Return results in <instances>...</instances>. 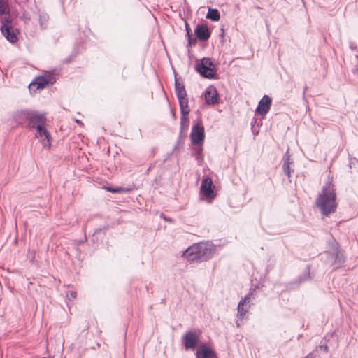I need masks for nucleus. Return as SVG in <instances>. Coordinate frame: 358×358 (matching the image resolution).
<instances>
[{
    "label": "nucleus",
    "mask_w": 358,
    "mask_h": 358,
    "mask_svg": "<svg viewBox=\"0 0 358 358\" xmlns=\"http://www.w3.org/2000/svg\"><path fill=\"white\" fill-rule=\"evenodd\" d=\"M76 122L78 123V124H81V122L79 121L78 120H76Z\"/></svg>",
    "instance_id": "30"
},
{
    "label": "nucleus",
    "mask_w": 358,
    "mask_h": 358,
    "mask_svg": "<svg viewBox=\"0 0 358 358\" xmlns=\"http://www.w3.org/2000/svg\"><path fill=\"white\" fill-rule=\"evenodd\" d=\"M186 28H187V34L188 37H189V44H191V43H192V42H191V37H190V35H189V29L187 28V25H186Z\"/></svg>",
    "instance_id": "26"
},
{
    "label": "nucleus",
    "mask_w": 358,
    "mask_h": 358,
    "mask_svg": "<svg viewBox=\"0 0 358 358\" xmlns=\"http://www.w3.org/2000/svg\"><path fill=\"white\" fill-rule=\"evenodd\" d=\"M104 189L112 193H127L131 190V188H125L122 187H105Z\"/></svg>",
    "instance_id": "20"
},
{
    "label": "nucleus",
    "mask_w": 358,
    "mask_h": 358,
    "mask_svg": "<svg viewBox=\"0 0 358 358\" xmlns=\"http://www.w3.org/2000/svg\"><path fill=\"white\" fill-rule=\"evenodd\" d=\"M66 298L69 301H73L76 298L77 294L74 290H69L66 294Z\"/></svg>",
    "instance_id": "24"
},
{
    "label": "nucleus",
    "mask_w": 358,
    "mask_h": 358,
    "mask_svg": "<svg viewBox=\"0 0 358 358\" xmlns=\"http://www.w3.org/2000/svg\"><path fill=\"white\" fill-rule=\"evenodd\" d=\"M255 289H250L249 292L241 299L237 306V320L236 324L239 327L243 320L246 317L252 305V301L255 299Z\"/></svg>",
    "instance_id": "4"
},
{
    "label": "nucleus",
    "mask_w": 358,
    "mask_h": 358,
    "mask_svg": "<svg viewBox=\"0 0 358 358\" xmlns=\"http://www.w3.org/2000/svg\"><path fill=\"white\" fill-rule=\"evenodd\" d=\"M313 356L311 353L308 354L305 358H313Z\"/></svg>",
    "instance_id": "29"
},
{
    "label": "nucleus",
    "mask_w": 358,
    "mask_h": 358,
    "mask_svg": "<svg viewBox=\"0 0 358 358\" xmlns=\"http://www.w3.org/2000/svg\"><path fill=\"white\" fill-rule=\"evenodd\" d=\"M203 96L207 104L215 105L218 103L219 96L215 87L213 85H210L206 88Z\"/></svg>",
    "instance_id": "13"
},
{
    "label": "nucleus",
    "mask_w": 358,
    "mask_h": 358,
    "mask_svg": "<svg viewBox=\"0 0 358 358\" xmlns=\"http://www.w3.org/2000/svg\"><path fill=\"white\" fill-rule=\"evenodd\" d=\"M6 17H10V6L8 0H0V21Z\"/></svg>",
    "instance_id": "17"
},
{
    "label": "nucleus",
    "mask_w": 358,
    "mask_h": 358,
    "mask_svg": "<svg viewBox=\"0 0 358 358\" xmlns=\"http://www.w3.org/2000/svg\"><path fill=\"white\" fill-rule=\"evenodd\" d=\"M251 127H252V131L253 134L255 136L257 135L258 133H259V131L255 129H253V127H254V123L253 122L251 123Z\"/></svg>",
    "instance_id": "25"
},
{
    "label": "nucleus",
    "mask_w": 358,
    "mask_h": 358,
    "mask_svg": "<svg viewBox=\"0 0 358 358\" xmlns=\"http://www.w3.org/2000/svg\"><path fill=\"white\" fill-rule=\"evenodd\" d=\"M216 196L217 193L215 191V185L212 179L209 177L203 178L201 181L199 191L200 199L210 203Z\"/></svg>",
    "instance_id": "5"
},
{
    "label": "nucleus",
    "mask_w": 358,
    "mask_h": 358,
    "mask_svg": "<svg viewBox=\"0 0 358 358\" xmlns=\"http://www.w3.org/2000/svg\"><path fill=\"white\" fill-rule=\"evenodd\" d=\"M204 137V127L201 124L194 125L190 134L192 143L196 145H201L203 143Z\"/></svg>",
    "instance_id": "10"
},
{
    "label": "nucleus",
    "mask_w": 358,
    "mask_h": 358,
    "mask_svg": "<svg viewBox=\"0 0 358 358\" xmlns=\"http://www.w3.org/2000/svg\"><path fill=\"white\" fill-rule=\"evenodd\" d=\"M175 89L177 97L187 95L184 85L176 78L175 80Z\"/></svg>",
    "instance_id": "19"
},
{
    "label": "nucleus",
    "mask_w": 358,
    "mask_h": 358,
    "mask_svg": "<svg viewBox=\"0 0 358 358\" xmlns=\"http://www.w3.org/2000/svg\"><path fill=\"white\" fill-rule=\"evenodd\" d=\"M196 36L202 41H206L209 38L210 33L206 25L198 24L194 30Z\"/></svg>",
    "instance_id": "16"
},
{
    "label": "nucleus",
    "mask_w": 358,
    "mask_h": 358,
    "mask_svg": "<svg viewBox=\"0 0 358 358\" xmlns=\"http://www.w3.org/2000/svg\"><path fill=\"white\" fill-rule=\"evenodd\" d=\"M321 349H322L324 351H327V345H324V346H321L320 347Z\"/></svg>",
    "instance_id": "28"
},
{
    "label": "nucleus",
    "mask_w": 358,
    "mask_h": 358,
    "mask_svg": "<svg viewBox=\"0 0 358 358\" xmlns=\"http://www.w3.org/2000/svg\"><path fill=\"white\" fill-rule=\"evenodd\" d=\"M1 31L3 36L10 43H15L18 38L10 24V17H6L2 18Z\"/></svg>",
    "instance_id": "8"
},
{
    "label": "nucleus",
    "mask_w": 358,
    "mask_h": 358,
    "mask_svg": "<svg viewBox=\"0 0 358 358\" xmlns=\"http://www.w3.org/2000/svg\"><path fill=\"white\" fill-rule=\"evenodd\" d=\"M294 161L291 158L290 155L289 154V149H287L284 157H283V164H282V170L285 174H286L288 178L291 176V173L294 171L293 169Z\"/></svg>",
    "instance_id": "15"
},
{
    "label": "nucleus",
    "mask_w": 358,
    "mask_h": 358,
    "mask_svg": "<svg viewBox=\"0 0 358 358\" xmlns=\"http://www.w3.org/2000/svg\"><path fill=\"white\" fill-rule=\"evenodd\" d=\"M272 104V99L268 95H264L258 103L255 113L263 117L268 113Z\"/></svg>",
    "instance_id": "12"
},
{
    "label": "nucleus",
    "mask_w": 358,
    "mask_h": 358,
    "mask_svg": "<svg viewBox=\"0 0 358 358\" xmlns=\"http://www.w3.org/2000/svg\"><path fill=\"white\" fill-rule=\"evenodd\" d=\"M344 260L343 253L338 248L335 249L331 253L328 254L327 263L334 269L339 268L344 263Z\"/></svg>",
    "instance_id": "11"
},
{
    "label": "nucleus",
    "mask_w": 358,
    "mask_h": 358,
    "mask_svg": "<svg viewBox=\"0 0 358 358\" xmlns=\"http://www.w3.org/2000/svg\"><path fill=\"white\" fill-rule=\"evenodd\" d=\"M13 118L18 124L28 122L30 129H35L34 136L39 139L44 148L50 147L51 136L45 127V116L44 113L31 110H21L13 115Z\"/></svg>",
    "instance_id": "1"
},
{
    "label": "nucleus",
    "mask_w": 358,
    "mask_h": 358,
    "mask_svg": "<svg viewBox=\"0 0 358 358\" xmlns=\"http://www.w3.org/2000/svg\"><path fill=\"white\" fill-rule=\"evenodd\" d=\"M336 199V196L333 185L331 183L327 184L317 199V207L323 216L327 217L336 212L338 206Z\"/></svg>",
    "instance_id": "3"
},
{
    "label": "nucleus",
    "mask_w": 358,
    "mask_h": 358,
    "mask_svg": "<svg viewBox=\"0 0 358 358\" xmlns=\"http://www.w3.org/2000/svg\"><path fill=\"white\" fill-rule=\"evenodd\" d=\"M215 252L216 245L210 242H201L187 248L182 256L188 262H201L212 258Z\"/></svg>",
    "instance_id": "2"
},
{
    "label": "nucleus",
    "mask_w": 358,
    "mask_h": 358,
    "mask_svg": "<svg viewBox=\"0 0 358 358\" xmlns=\"http://www.w3.org/2000/svg\"><path fill=\"white\" fill-rule=\"evenodd\" d=\"M178 99L179 101L181 114L188 115L189 113V110L188 106V99L187 98V95L178 96Z\"/></svg>",
    "instance_id": "18"
},
{
    "label": "nucleus",
    "mask_w": 358,
    "mask_h": 358,
    "mask_svg": "<svg viewBox=\"0 0 358 358\" xmlns=\"http://www.w3.org/2000/svg\"><path fill=\"white\" fill-rule=\"evenodd\" d=\"M206 17L212 21H218L220 18V13L217 9L210 8L208 11Z\"/></svg>",
    "instance_id": "21"
},
{
    "label": "nucleus",
    "mask_w": 358,
    "mask_h": 358,
    "mask_svg": "<svg viewBox=\"0 0 358 358\" xmlns=\"http://www.w3.org/2000/svg\"><path fill=\"white\" fill-rule=\"evenodd\" d=\"M188 115L182 114L180 118V129L181 131L185 129L188 127L189 120L187 117Z\"/></svg>",
    "instance_id": "23"
},
{
    "label": "nucleus",
    "mask_w": 358,
    "mask_h": 358,
    "mask_svg": "<svg viewBox=\"0 0 358 358\" xmlns=\"http://www.w3.org/2000/svg\"><path fill=\"white\" fill-rule=\"evenodd\" d=\"M201 332L196 330L187 331L182 338V343L186 350H194L199 343Z\"/></svg>",
    "instance_id": "7"
},
{
    "label": "nucleus",
    "mask_w": 358,
    "mask_h": 358,
    "mask_svg": "<svg viewBox=\"0 0 358 358\" xmlns=\"http://www.w3.org/2000/svg\"><path fill=\"white\" fill-rule=\"evenodd\" d=\"M196 70L204 78H213L215 74V66L210 58L204 57L196 65Z\"/></svg>",
    "instance_id": "6"
},
{
    "label": "nucleus",
    "mask_w": 358,
    "mask_h": 358,
    "mask_svg": "<svg viewBox=\"0 0 358 358\" xmlns=\"http://www.w3.org/2000/svg\"><path fill=\"white\" fill-rule=\"evenodd\" d=\"M48 20V16L46 13H41L39 15V22H40L41 27L42 29L45 28Z\"/></svg>",
    "instance_id": "22"
},
{
    "label": "nucleus",
    "mask_w": 358,
    "mask_h": 358,
    "mask_svg": "<svg viewBox=\"0 0 358 358\" xmlns=\"http://www.w3.org/2000/svg\"><path fill=\"white\" fill-rule=\"evenodd\" d=\"M354 73H355L358 76V64L355 66V69L354 70Z\"/></svg>",
    "instance_id": "27"
},
{
    "label": "nucleus",
    "mask_w": 358,
    "mask_h": 358,
    "mask_svg": "<svg viewBox=\"0 0 358 358\" xmlns=\"http://www.w3.org/2000/svg\"><path fill=\"white\" fill-rule=\"evenodd\" d=\"M196 358H217L215 352L208 345H202L196 351Z\"/></svg>",
    "instance_id": "14"
},
{
    "label": "nucleus",
    "mask_w": 358,
    "mask_h": 358,
    "mask_svg": "<svg viewBox=\"0 0 358 358\" xmlns=\"http://www.w3.org/2000/svg\"><path fill=\"white\" fill-rule=\"evenodd\" d=\"M54 78L50 74H44L40 76H38L29 84V87L31 90H39L43 89L49 83H53Z\"/></svg>",
    "instance_id": "9"
}]
</instances>
